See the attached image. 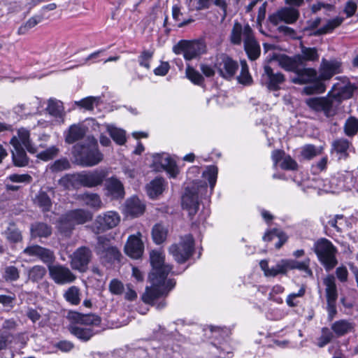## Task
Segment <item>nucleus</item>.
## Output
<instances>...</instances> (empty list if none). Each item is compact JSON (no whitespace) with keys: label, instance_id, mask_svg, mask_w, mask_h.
I'll list each match as a JSON object with an SVG mask.
<instances>
[{"label":"nucleus","instance_id":"f257e3e1","mask_svg":"<svg viewBox=\"0 0 358 358\" xmlns=\"http://www.w3.org/2000/svg\"><path fill=\"white\" fill-rule=\"evenodd\" d=\"M150 260L152 268L149 274V280L152 285L145 288L142 300L145 303L153 305L157 299L169 294L175 287L176 281L167 279L172 266L164 263L165 256L162 252L152 250L150 253Z\"/></svg>","mask_w":358,"mask_h":358},{"label":"nucleus","instance_id":"f03ea898","mask_svg":"<svg viewBox=\"0 0 358 358\" xmlns=\"http://www.w3.org/2000/svg\"><path fill=\"white\" fill-rule=\"evenodd\" d=\"M108 172L105 169L83 171L73 174H66L59 180V185L66 189H78L80 187L92 188L101 185Z\"/></svg>","mask_w":358,"mask_h":358},{"label":"nucleus","instance_id":"7ed1b4c3","mask_svg":"<svg viewBox=\"0 0 358 358\" xmlns=\"http://www.w3.org/2000/svg\"><path fill=\"white\" fill-rule=\"evenodd\" d=\"M73 155L76 162L85 167L96 166L103 159V155L99 150L97 141L93 136H88L86 143L75 145Z\"/></svg>","mask_w":358,"mask_h":358},{"label":"nucleus","instance_id":"20e7f679","mask_svg":"<svg viewBox=\"0 0 358 358\" xmlns=\"http://www.w3.org/2000/svg\"><path fill=\"white\" fill-rule=\"evenodd\" d=\"M292 83L298 85L312 83L303 88V92L308 94H321L325 92L326 85L319 80L317 71L313 68L300 66L292 78Z\"/></svg>","mask_w":358,"mask_h":358},{"label":"nucleus","instance_id":"39448f33","mask_svg":"<svg viewBox=\"0 0 358 358\" xmlns=\"http://www.w3.org/2000/svg\"><path fill=\"white\" fill-rule=\"evenodd\" d=\"M313 251L327 271L331 270L337 265L338 261L336 257L337 249L328 239L321 238L315 241Z\"/></svg>","mask_w":358,"mask_h":358},{"label":"nucleus","instance_id":"423d86ee","mask_svg":"<svg viewBox=\"0 0 358 358\" xmlns=\"http://www.w3.org/2000/svg\"><path fill=\"white\" fill-rule=\"evenodd\" d=\"M305 102L311 110L322 113L327 118L337 115L340 107L329 92L325 96L308 98Z\"/></svg>","mask_w":358,"mask_h":358},{"label":"nucleus","instance_id":"0eeeda50","mask_svg":"<svg viewBox=\"0 0 358 358\" xmlns=\"http://www.w3.org/2000/svg\"><path fill=\"white\" fill-rule=\"evenodd\" d=\"M173 52L182 55L186 60H192L206 53L207 46L203 39L180 40L173 45Z\"/></svg>","mask_w":358,"mask_h":358},{"label":"nucleus","instance_id":"6e6552de","mask_svg":"<svg viewBox=\"0 0 358 358\" xmlns=\"http://www.w3.org/2000/svg\"><path fill=\"white\" fill-rule=\"evenodd\" d=\"M194 250V240L191 234L181 236L178 243L169 247V253L179 264L185 263L193 255Z\"/></svg>","mask_w":358,"mask_h":358},{"label":"nucleus","instance_id":"1a4fd4ad","mask_svg":"<svg viewBox=\"0 0 358 358\" xmlns=\"http://www.w3.org/2000/svg\"><path fill=\"white\" fill-rule=\"evenodd\" d=\"M207 186L201 185L187 187L185 188V193L182 196V206L183 209L188 212L191 219L198 212L199 208V194L206 190Z\"/></svg>","mask_w":358,"mask_h":358},{"label":"nucleus","instance_id":"9d476101","mask_svg":"<svg viewBox=\"0 0 358 358\" xmlns=\"http://www.w3.org/2000/svg\"><path fill=\"white\" fill-rule=\"evenodd\" d=\"M214 68L222 78L225 80H231L237 70L238 64L226 54L222 53L217 55L214 62Z\"/></svg>","mask_w":358,"mask_h":358},{"label":"nucleus","instance_id":"9b49d317","mask_svg":"<svg viewBox=\"0 0 358 358\" xmlns=\"http://www.w3.org/2000/svg\"><path fill=\"white\" fill-rule=\"evenodd\" d=\"M323 283L325 285L328 320L331 321L337 314L336 301L338 299V291L335 278L329 275L323 280Z\"/></svg>","mask_w":358,"mask_h":358},{"label":"nucleus","instance_id":"f8f14e48","mask_svg":"<svg viewBox=\"0 0 358 358\" xmlns=\"http://www.w3.org/2000/svg\"><path fill=\"white\" fill-rule=\"evenodd\" d=\"M357 90L358 85L357 84L352 83L348 80H343L334 84L329 92L340 106L344 100L351 99Z\"/></svg>","mask_w":358,"mask_h":358},{"label":"nucleus","instance_id":"ddd939ff","mask_svg":"<svg viewBox=\"0 0 358 358\" xmlns=\"http://www.w3.org/2000/svg\"><path fill=\"white\" fill-rule=\"evenodd\" d=\"M299 17V11L294 7H282L273 13L269 15L268 20L273 26H277L281 22L285 24H294Z\"/></svg>","mask_w":358,"mask_h":358},{"label":"nucleus","instance_id":"4468645a","mask_svg":"<svg viewBox=\"0 0 358 358\" xmlns=\"http://www.w3.org/2000/svg\"><path fill=\"white\" fill-rule=\"evenodd\" d=\"M92 252L85 246L78 248L71 256V266L74 270L84 273L87 270L88 264L91 262Z\"/></svg>","mask_w":358,"mask_h":358},{"label":"nucleus","instance_id":"2eb2a0df","mask_svg":"<svg viewBox=\"0 0 358 358\" xmlns=\"http://www.w3.org/2000/svg\"><path fill=\"white\" fill-rule=\"evenodd\" d=\"M48 268L50 278L57 285L69 284L76 279V275L64 265L50 264Z\"/></svg>","mask_w":358,"mask_h":358},{"label":"nucleus","instance_id":"dca6fc26","mask_svg":"<svg viewBox=\"0 0 358 358\" xmlns=\"http://www.w3.org/2000/svg\"><path fill=\"white\" fill-rule=\"evenodd\" d=\"M262 81L269 90L276 91L285 81V77L282 73L275 71L270 66L265 65L262 75Z\"/></svg>","mask_w":358,"mask_h":358},{"label":"nucleus","instance_id":"f3484780","mask_svg":"<svg viewBox=\"0 0 358 358\" xmlns=\"http://www.w3.org/2000/svg\"><path fill=\"white\" fill-rule=\"evenodd\" d=\"M243 42L248 58L251 60L257 59L260 55V46L254 37L252 29L248 24L243 27Z\"/></svg>","mask_w":358,"mask_h":358},{"label":"nucleus","instance_id":"a211bd4d","mask_svg":"<svg viewBox=\"0 0 358 358\" xmlns=\"http://www.w3.org/2000/svg\"><path fill=\"white\" fill-rule=\"evenodd\" d=\"M22 253L29 257L38 258L44 264H47L48 267L49 265L52 264L55 259L53 251L38 245L27 246L23 250Z\"/></svg>","mask_w":358,"mask_h":358},{"label":"nucleus","instance_id":"6ab92c4d","mask_svg":"<svg viewBox=\"0 0 358 358\" xmlns=\"http://www.w3.org/2000/svg\"><path fill=\"white\" fill-rule=\"evenodd\" d=\"M141 237V232L129 236L124 246L126 254L133 259L140 258L143 253L144 245Z\"/></svg>","mask_w":358,"mask_h":358},{"label":"nucleus","instance_id":"aec40b11","mask_svg":"<svg viewBox=\"0 0 358 358\" xmlns=\"http://www.w3.org/2000/svg\"><path fill=\"white\" fill-rule=\"evenodd\" d=\"M96 253L108 262H120L121 253L115 247L108 246L102 237L98 239Z\"/></svg>","mask_w":358,"mask_h":358},{"label":"nucleus","instance_id":"412c9836","mask_svg":"<svg viewBox=\"0 0 358 358\" xmlns=\"http://www.w3.org/2000/svg\"><path fill=\"white\" fill-rule=\"evenodd\" d=\"M120 222V216L115 211H107L96 217L97 227L102 231L115 227Z\"/></svg>","mask_w":358,"mask_h":358},{"label":"nucleus","instance_id":"4be33fe9","mask_svg":"<svg viewBox=\"0 0 358 358\" xmlns=\"http://www.w3.org/2000/svg\"><path fill=\"white\" fill-rule=\"evenodd\" d=\"M10 143L13 146L11 152L14 164L19 167L27 166L29 163L28 157L24 148L21 145L18 138L16 136H13Z\"/></svg>","mask_w":358,"mask_h":358},{"label":"nucleus","instance_id":"5701e85b","mask_svg":"<svg viewBox=\"0 0 358 358\" xmlns=\"http://www.w3.org/2000/svg\"><path fill=\"white\" fill-rule=\"evenodd\" d=\"M154 164L157 169L159 165L162 169L166 171L171 177H176L178 173V169L176 162L166 153L154 155Z\"/></svg>","mask_w":358,"mask_h":358},{"label":"nucleus","instance_id":"b1692460","mask_svg":"<svg viewBox=\"0 0 358 358\" xmlns=\"http://www.w3.org/2000/svg\"><path fill=\"white\" fill-rule=\"evenodd\" d=\"M341 63L336 60L327 61L322 59L320 67L319 80H328L334 75L341 73Z\"/></svg>","mask_w":358,"mask_h":358},{"label":"nucleus","instance_id":"393cba45","mask_svg":"<svg viewBox=\"0 0 358 358\" xmlns=\"http://www.w3.org/2000/svg\"><path fill=\"white\" fill-rule=\"evenodd\" d=\"M144 203L136 196L128 199L124 204V213L131 217H138L145 211Z\"/></svg>","mask_w":358,"mask_h":358},{"label":"nucleus","instance_id":"a878e982","mask_svg":"<svg viewBox=\"0 0 358 358\" xmlns=\"http://www.w3.org/2000/svg\"><path fill=\"white\" fill-rule=\"evenodd\" d=\"M87 128L82 124H72L65 135V141L71 144L84 138Z\"/></svg>","mask_w":358,"mask_h":358},{"label":"nucleus","instance_id":"bb28decb","mask_svg":"<svg viewBox=\"0 0 358 358\" xmlns=\"http://www.w3.org/2000/svg\"><path fill=\"white\" fill-rule=\"evenodd\" d=\"M65 214L75 226L85 224L92 218L88 210L81 208L69 210Z\"/></svg>","mask_w":358,"mask_h":358},{"label":"nucleus","instance_id":"cd10ccee","mask_svg":"<svg viewBox=\"0 0 358 358\" xmlns=\"http://www.w3.org/2000/svg\"><path fill=\"white\" fill-rule=\"evenodd\" d=\"M278 62L279 66L287 71L294 72V73L301 66L300 63V57L297 55L289 57L282 55L278 57Z\"/></svg>","mask_w":358,"mask_h":358},{"label":"nucleus","instance_id":"c85d7f7f","mask_svg":"<svg viewBox=\"0 0 358 358\" xmlns=\"http://www.w3.org/2000/svg\"><path fill=\"white\" fill-rule=\"evenodd\" d=\"M355 324L347 320H339L332 323L331 329L336 337H341L354 330Z\"/></svg>","mask_w":358,"mask_h":358},{"label":"nucleus","instance_id":"c756f323","mask_svg":"<svg viewBox=\"0 0 358 358\" xmlns=\"http://www.w3.org/2000/svg\"><path fill=\"white\" fill-rule=\"evenodd\" d=\"M106 189L113 199H122L124 196L122 183L115 178H110L106 181Z\"/></svg>","mask_w":358,"mask_h":358},{"label":"nucleus","instance_id":"7c9ffc66","mask_svg":"<svg viewBox=\"0 0 358 358\" xmlns=\"http://www.w3.org/2000/svg\"><path fill=\"white\" fill-rule=\"evenodd\" d=\"M300 57L301 66H306L307 62H315L319 60L320 55L316 48H310L301 45V53L297 54Z\"/></svg>","mask_w":358,"mask_h":358},{"label":"nucleus","instance_id":"2f4dec72","mask_svg":"<svg viewBox=\"0 0 358 358\" xmlns=\"http://www.w3.org/2000/svg\"><path fill=\"white\" fill-rule=\"evenodd\" d=\"M72 317L78 325L99 326L101 323L100 317L94 314H81L75 312Z\"/></svg>","mask_w":358,"mask_h":358},{"label":"nucleus","instance_id":"473e14b6","mask_svg":"<svg viewBox=\"0 0 358 358\" xmlns=\"http://www.w3.org/2000/svg\"><path fill=\"white\" fill-rule=\"evenodd\" d=\"M31 237L48 238L52 234V227L44 222H35L30 227Z\"/></svg>","mask_w":358,"mask_h":358},{"label":"nucleus","instance_id":"72a5a7b5","mask_svg":"<svg viewBox=\"0 0 358 358\" xmlns=\"http://www.w3.org/2000/svg\"><path fill=\"white\" fill-rule=\"evenodd\" d=\"M286 271L288 270L297 269L304 271L308 275H312L313 272L310 268V259L307 258L303 261L299 262L294 259H284Z\"/></svg>","mask_w":358,"mask_h":358},{"label":"nucleus","instance_id":"f704fd0d","mask_svg":"<svg viewBox=\"0 0 358 358\" xmlns=\"http://www.w3.org/2000/svg\"><path fill=\"white\" fill-rule=\"evenodd\" d=\"M69 330L71 334L83 341H89L94 334L91 327H83L78 324H71Z\"/></svg>","mask_w":358,"mask_h":358},{"label":"nucleus","instance_id":"c9c22d12","mask_svg":"<svg viewBox=\"0 0 358 358\" xmlns=\"http://www.w3.org/2000/svg\"><path fill=\"white\" fill-rule=\"evenodd\" d=\"M21 145L29 153L34 154L37 152L36 148L31 143L30 139V131L25 128H20L17 130V136H15Z\"/></svg>","mask_w":358,"mask_h":358},{"label":"nucleus","instance_id":"e433bc0d","mask_svg":"<svg viewBox=\"0 0 358 358\" xmlns=\"http://www.w3.org/2000/svg\"><path fill=\"white\" fill-rule=\"evenodd\" d=\"M75 227L76 226L72 223V222H71L65 213L63 214L57 221V230L65 237L71 236Z\"/></svg>","mask_w":358,"mask_h":358},{"label":"nucleus","instance_id":"4c0bfd02","mask_svg":"<svg viewBox=\"0 0 358 358\" xmlns=\"http://www.w3.org/2000/svg\"><path fill=\"white\" fill-rule=\"evenodd\" d=\"M78 199L83 201L85 205L94 209H100L102 206V201L99 194L96 193H84L78 196Z\"/></svg>","mask_w":358,"mask_h":358},{"label":"nucleus","instance_id":"58836bf2","mask_svg":"<svg viewBox=\"0 0 358 358\" xmlns=\"http://www.w3.org/2000/svg\"><path fill=\"white\" fill-rule=\"evenodd\" d=\"M46 110L50 115L59 119L61 122H64V111L62 101L50 99Z\"/></svg>","mask_w":358,"mask_h":358},{"label":"nucleus","instance_id":"ea45409f","mask_svg":"<svg viewBox=\"0 0 358 358\" xmlns=\"http://www.w3.org/2000/svg\"><path fill=\"white\" fill-rule=\"evenodd\" d=\"M165 181L162 178H157L152 180L146 187V190L148 196L155 199L161 194L165 186Z\"/></svg>","mask_w":358,"mask_h":358},{"label":"nucleus","instance_id":"a19ab883","mask_svg":"<svg viewBox=\"0 0 358 358\" xmlns=\"http://www.w3.org/2000/svg\"><path fill=\"white\" fill-rule=\"evenodd\" d=\"M344 18L341 17H336L331 20H329L327 22L326 24H324L321 28L318 29L313 33L310 34V35L313 36H320L323 34H326L327 33H330L333 31L336 27H339L343 22Z\"/></svg>","mask_w":358,"mask_h":358},{"label":"nucleus","instance_id":"79ce46f5","mask_svg":"<svg viewBox=\"0 0 358 358\" xmlns=\"http://www.w3.org/2000/svg\"><path fill=\"white\" fill-rule=\"evenodd\" d=\"M275 237L278 238V241L275 243V247L277 249H280L287 240V236L282 230L273 229L268 231L263 236V240L264 241H271Z\"/></svg>","mask_w":358,"mask_h":358},{"label":"nucleus","instance_id":"37998d69","mask_svg":"<svg viewBox=\"0 0 358 358\" xmlns=\"http://www.w3.org/2000/svg\"><path fill=\"white\" fill-rule=\"evenodd\" d=\"M34 202L44 212L50 211L52 205L50 197L44 191H39L37 193Z\"/></svg>","mask_w":358,"mask_h":358},{"label":"nucleus","instance_id":"c03bdc74","mask_svg":"<svg viewBox=\"0 0 358 358\" xmlns=\"http://www.w3.org/2000/svg\"><path fill=\"white\" fill-rule=\"evenodd\" d=\"M64 299L71 305L78 306L81 301L80 289L76 286H71L64 293Z\"/></svg>","mask_w":358,"mask_h":358},{"label":"nucleus","instance_id":"a18cd8bd","mask_svg":"<svg viewBox=\"0 0 358 358\" xmlns=\"http://www.w3.org/2000/svg\"><path fill=\"white\" fill-rule=\"evenodd\" d=\"M106 130L111 138L118 145H122L126 142V134L124 130L117 128L113 125H106Z\"/></svg>","mask_w":358,"mask_h":358},{"label":"nucleus","instance_id":"49530a36","mask_svg":"<svg viewBox=\"0 0 358 358\" xmlns=\"http://www.w3.org/2000/svg\"><path fill=\"white\" fill-rule=\"evenodd\" d=\"M45 268L41 265H35L27 271L28 279L33 282H38L46 275Z\"/></svg>","mask_w":358,"mask_h":358},{"label":"nucleus","instance_id":"de8ad7c7","mask_svg":"<svg viewBox=\"0 0 358 358\" xmlns=\"http://www.w3.org/2000/svg\"><path fill=\"white\" fill-rule=\"evenodd\" d=\"M168 234L167 229L162 224H156L152 230L153 241L156 244L162 243L166 238Z\"/></svg>","mask_w":358,"mask_h":358},{"label":"nucleus","instance_id":"09e8293b","mask_svg":"<svg viewBox=\"0 0 358 358\" xmlns=\"http://www.w3.org/2000/svg\"><path fill=\"white\" fill-rule=\"evenodd\" d=\"M343 129L346 136L350 137L355 136L358 133V119L350 116L346 120Z\"/></svg>","mask_w":358,"mask_h":358},{"label":"nucleus","instance_id":"8fccbe9b","mask_svg":"<svg viewBox=\"0 0 358 358\" xmlns=\"http://www.w3.org/2000/svg\"><path fill=\"white\" fill-rule=\"evenodd\" d=\"M43 19V15H36L29 18L24 24L21 25L18 30L19 35L25 34L30 29L34 27Z\"/></svg>","mask_w":358,"mask_h":358},{"label":"nucleus","instance_id":"3c124183","mask_svg":"<svg viewBox=\"0 0 358 358\" xmlns=\"http://www.w3.org/2000/svg\"><path fill=\"white\" fill-rule=\"evenodd\" d=\"M7 239L13 243H17L22 241L21 231L17 228L15 224L10 223L5 231Z\"/></svg>","mask_w":358,"mask_h":358},{"label":"nucleus","instance_id":"603ef678","mask_svg":"<svg viewBox=\"0 0 358 358\" xmlns=\"http://www.w3.org/2000/svg\"><path fill=\"white\" fill-rule=\"evenodd\" d=\"M100 101L99 96H88L78 101H76L75 103L81 108H83L88 110H92L94 106H97Z\"/></svg>","mask_w":358,"mask_h":358},{"label":"nucleus","instance_id":"864d4df0","mask_svg":"<svg viewBox=\"0 0 358 358\" xmlns=\"http://www.w3.org/2000/svg\"><path fill=\"white\" fill-rule=\"evenodd\" d=\"M334 334L331 329L323 327L321 330V336L317 338V345L323 348L329 343L334 338Z\"/></svg>","mask_w":358,"mask_h":358},{"label":"nucleus","instance_id":"5fc2aeb1","mask_svg":"<svg viewBox=\"0 0 358 358\" xmlns=\"http://www.w3.org/2000/svg\"><path fill=\"white\" fill-rule=\"evenodd\" d=\"M7 294H0V304L7 310H10L14 307L16 295L15 293L7 290Z\"/></svg>","mask_w":358,"mask_h":358},{"label":"nucleus","instance_id":"6e6d98bb","mask_svg":"<svg viewBox=\"0 0 358 358\" xmlns=\"http://www.w3.org/2000/svg\"><path fill=\"white\" fill-rule=\"evenodd\" d=\"M239 83L244 85H250L252 83V78L248 70V66L245 62H241V71L240 75L237 77Z\"/></svg>","mask_w":358,"mask_h":358},{"label":"nucleus","instance_id":"4d7b16f0","mask_svg":"<svg viewBox=\"0 0 358 358\" xmlns=\"http://www.w3.org/2000/svg\"><path fill=\"white\" fill-rule=\"evenodd\" d=\"M3 278L7 282H13L17 280L20 278V272L18 268L14 266H6L4 268Z\"/></svg>","mask_w":358,"mask_h":358},{"label":"nucleus","instance_id":"13d9d810","mask_svg":"<svg viewBox=\"0 0 358 358\" xmlns=\"http://www.w3.org/2000/svg\"><path fill=\"white\" fill-rule=\"evenodd\" d=\"M153 57V52L145 50L141 52L138 57V62L141 66L145 68L147 71L150 69V62Z\"/></svg>","mask_w":358,"mask_h":358},{"label":"nucleus","instance_id":"bf43d9fd","mask_svg":"<svg viewBox=\"0 0 358 358\" xmlns=\"http://www.w3.org/2000/svg\"><path fill=\"white\" fill-rule=\"evenodd\" d=\"M242 35L243 36V28L241 24L236 22L231 30L230 36L231 42L234 45L241 44Z\"/></svg>","mask_w":358,"mask_h":358},{"label":"nucleus","instance_id":"052dcab7","mask_svg":"<svg viewBox=\"0 0 358 358\" xmlns=\"http://www.w3.org/2000/svg\"><path fill=\"white\" fill-rule=\"evenodd\" d=\"M70 168L71 164L66 158H62L56 160L50 167L52 172H59L68 170Z\"/></svg>","mask_w":358,"mask_h":358},{"label":"nucleus","instance_id":"680f3d73","mask_svg":"<svg viewBox=\"0 0 358 358\" xmlns=\"http://www.w3.org/2000/svg\"><path fill=\"white\" fill-rule=\"evenodd\" d=\"M286 268L284 259L280 260L275 265L271 266L269 271H267L266 276L275 277L279 274H286Z\"/></svg>","mask_w":358,"mask_h":358},{"label":"nucleus","instance_id":"e2e57ef3","mask_svg":"<svg viewBox=\"0 0 358 358\" xmlns=\"http://www.w3.org/2000/svg\"><path fill=\"white\" fill-rule=\"evenodd\" d=\"M350 142L345 138H339L335 140L332 143L333 149L341 154L346 153L349 148Z\"/></svg>","mask_w":358,"mask_h":358},{"label":"nucleus","instance_id":"0e129e2a","mask_svg":"<svg viewBox=\"0 0 358 358\" xmlns=\"http://www.w3.org/2000/svg\"><path fill=\"white\" fill-rule=\"evenodd\" d=\"M187 77L194 84L201 85L204 79L202 75L193 68L188 66L186 69Z\"/></svg>","mask_w":358,"mask_h":358},{"label":"nucleus","instance_id":"69168bd1","mask_svg":"<svg viewBox=\"0 0 358 358\" xmlns=\"http://www.w3.org/2000/svg\"><path fill=\"white\" fill-rule=\"evenodd\" d=\"M172 15L173 18L178 22V27H182L185 25L189 24V23L192 22L194 21L193 19L189 18L187 20H182L180 18V16L182 15V13L180 12V10L179 7L177 6H174L172 8Z\"/></svg>","mask_w":358,"mask_h":358},{"label":"nucleus","instance_id":"338daca9","mask_svg":"<svg viewBox=\"0 0 358 358\" xmlns=\"http://www.w3.org/2000/svg\"><path fill=\"white\" fill-rule=\"evenodd\" d=\"M203 176L207 178L209 182L211 190L213 189L217 176V169L215 166H210L207 168V170L203 173Z\"/></svg>","mask_w":358,"mask_h":358},{"label":"nucleus","instance_id":"774afa93","mask_svg":"<svg viewBox=\"0 0 358 358\" xmlns=\"http://www.w3.org/2000/svg\"><path fill=\"white\" fill-rule=\"evenodd\" d=\"M58 151L59 150L56 147L52 146L46 149L45 150L38 153L37 157L38 158L43 161H48L55 157L57 155Z\"/></svg>","mask_w":358,"mask_h":358}]
</instances>
